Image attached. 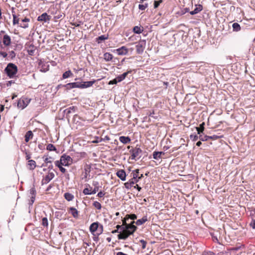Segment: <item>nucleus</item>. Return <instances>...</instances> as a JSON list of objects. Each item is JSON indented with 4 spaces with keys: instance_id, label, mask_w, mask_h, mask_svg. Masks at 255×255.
Listing matches in <instances>:
<instances>
[{
    "instance_id": "1",
    "label": "nucleus",
    "mask_w": 255,
    "mask_h": 255,
    "mask_svg": "<svg viewBox=\"0 0 255 255\" xmlns=\"http://www.w3.org/2000/svg\"><path fill=\"white\" fill-rule=\"evenodd\" d=\"M94 83L95 81L77 82L69 83L63 85V86L65 87L67 90H70L75 88L84 89L91 87Z\"/></svg>"
},
{
    "instance_id": "2",
    "label": "nucleus",
    "mask_w": 255,
    "mask_h": 255,
    "mask_svg": "<svg viewBox=\"0 0 255 255\" xmlns=\"http://www.w3.org/2000/svg\"><path fill=\"white\" fill-rule=\"evenodd\" d=\"M4 71L9 78H12L17 72V67L13 63H8L4 69Z\"/></svg>"
},
{
    "instance_id": "3",
    "label": "nucleus",
    "mask_w": 255,
    "mask_h": 255,
    "mask_svg": "<svg viewBox=\"0 0 255 255\" xmlns=\"http://www.w3.org/2000/svg\"><path fill=\"white\" fill-rule=\"evenodd\" d=\"M72 159L70 156L63 154L61 156L60 160L56 161L55 164L56 166H58L60 164L65 166H68L69 164V162H72Z\"/></svg>"
},
{
    "instance_id": "4",
    "label": "nucleus",
    "mask_w": 255,
    "mask_h": 255,
    "mask_svg": "<svg viewBox=\"0 0 255 255\" xmlns=\"http://www.w3.org/2000/svg\"><path fill=\"white\" fill-rule=\"evenodd\" d=\"M144 176L142 174H140L139 176L134 175V177H132V178L130 179L128 181L126 182L124 184L125 188L128 189H130L133 186V185L135 183L138 182V181L141 179Z\"/></svg>"
},
{
    "instance_id": "5",
    "label": "nucleus",
    "mask_w": 255,
    "mask_h": 255,
    "mask_svg": "<svg viewBox=\"0 0 255 255\" xmlns=\"http://www.w3.org/2000/svg\"><path fill=\"white\" fill-rule=\"evenodd\" d=\"M130 153H131V159H135L137 158V159H139L142 156V150L139 147H135L131 149L129 151Z\"/></svg>"
},
{
    "instance_id": "6",
    "label": "nucleus",
    "mask_w": 255,
    "mask_h": 255,
    "mask_svg": "<svg viewBox=\"0 0 255 255\" xmlns=\"http://www.w3.org/2000/svg\"><path fill=\"white\" fill-rule=\"evenodd\" d=\"M146 42L145 40L139 41L136 45V51L137 54H141L145 48Z\"/></svg>"
},
{
    "instance_id": "7",
    "label": "nucleus",
    "mask_w": 255,
    "mask_h": 255,
    "mask_svg": "<svg viewBox=\"0 0 255 255\" xmlns=\"http://www.w3.org/2000/svg\"><path fill=\"white\" fill-rule=\"evenodd\" d=\"M134 223H135V222L132 221L130 224H128L127 225L126 228L125 229L129 231V234H133V233L136 230L137 227L134 225Z\"/></svg>"
},
{
    "instance_id": "8",
    "label": "nucleus",
    "mask_w": 255,
    "mask_h": 255,
    "mask_svg": "<svg viewBox=\"0 0 255 255\" xmlns=\"http://www.w3.org/2000/svg\"><path fill=\"white\" fill-rule=\"evenodd\" d=\"M51 19V16L47 14L46 12L42 13L37 17L38 21L48 22Z\"/></svg>"
},
{
    "instance_id": "9",
    "label": "nucleus",
    "mask_w": 255,
    "mask_h": 255,
    "mask_svg": "<svg viewBox=\"0 0 255 255\" xmlns=\"http://www.w3.org/2000/svg\"><path fill=\"white\" fill-rule=\"evenodd\" d=\"M129 231L126 230L120 231V234L118 235V239L119 240H126L131 234H129Z\"/></svg>"
},
{
    "instance_id": "10",
    "label": "nucleus",
    "mask_w": 255,
    "mask_h": 255,
    "mask_svg": "<svg viewBox=\"0 0 255 255\" xmlns=\"http://www.w3.org/2000/svg\"><path fill=\"white\" fill-rule=\"evenodd\" d=\"M27 99L24 98L20 99L17 103V107L19 109H23L28 105V102L25 101Z\"/></svg>"
},
{
    "instance_id": "11",
    "label": "nucleus",
    "mask_w": 255,
    "mask_h": 255,
    "mask_svg": "<svg viewBox=\"0 0 255 255\" xmlns=\"http://www.w3.org/2000/svg\"><path fill=\"white\" fill-rule=\"evenodd\" d=\"M55 175L53 172H50L48 175L42 179V184H46L49 183L54 177Z\"/></svg>"
},
{
    "instance_id": "12",
    "label": "nucleus",
    "mask_w": 255,
    "mask_h": 255,
    "mask_svg": "<svg viewBox=\"0 0 255 255\" xmlns=\"http://www.w3.org/2000/svg\"><path fill=\"white\" fill-rule=\"evenodd\" d=\"M76 109L77 108L76 107L72 106L64 110L63 113L64 115H66V118L68 119L69 118V115L72 113H75Z\"/></svg>"
},
{
    "instance_id": "13",
    "label": "nucleus",
    "mask_w": 255,
    "mask_h": 255,
    "mask_svg": "<svg viewBox=\"0 0 255 255\" xmlns=\"http://www.w3.org/2000/svg\"><path fill=\"white\" fill-rule=\"evenodd\" d=\"M117 176L122 181H125L126 179V173L124 170L121 169L116 173Z\"/></svg>"
},
{
    "instance_id": "14",
    "label": "nucleus",
    "mask_w": 255,
    "mask_h": 255,
    "mask_svg": "<svg viewBox=\"0 0 255 255\" xmlns=\"http://www.w3.org/2000/svg\"><path fill=\"white\" fill-rule=\"evenodd\" d=\"M116 50L117 51V53L119 55H125L127 54L128 51V49L124 46L116 49Z\"/></svg>"
},
{
    "instance_id": "15",
    "label": "nucleus",
    "mask_w": 255,
    "mask_h": 255,
    "mask_svg": "<svg viewBox=\"0 0 255 255\" xmlns=\"http://www.w3.org/2000/svg\"><path fill=\"white\" fill-rule=\"evenodd\" d=\"M99 223L98 222H94L90 226V231L92 234H95V233L98 231L99 229Z\"/></svg>"
},
{
    "instance_id": "16",
    "label": "nucleus",
    "mask_w": 255,
    "mask_h": 255,
    "mask_svg": "<svg viewBox=\"0 0 255 255\" xmlns=\"http://www.w3.org/2000/svg\"><path fill=\"white\" fill-rule=\"evenodd\" d=\"M2 43L5 46L10 45L11 43V38L7 34H5L3 37Z\"/></svg>"
},
{
    "instance_id": "17",
    "label": "nucleus",
    "mask_w": 255,
    "mask_h": 255,
    "mask_svg": "<svg viewBox=\"0 0 255 255\" xmlns=\"http://www.w3.org/2000/svg\"><path fill=\"white\" fill-rule=\"evenodd\" d=\"M164 154V153L162 151H154L153 153V158L156 160H159L162 158L161 155Z\"/></svg>"
},
{
    "instance_id": "18",
    "label": "nucleus",
    "mask_w": 255,
    "mask_h": 255,
    "mask_svg": "<svg viewBox=\"0 0 255 255\" xmlns=\"http://www.w3.org/2000/svg\"><path fill=\"white\" fill-rule=\"evenodd\" d=\"M21 20L23 23H21L19 26L23 28H27L28 27V22H29L30 19L25 17L23 19H22Z\"/></svg>"
},
{
    "instance_id": "19",
    "label": "nucleus",
    "mask_w": 255,
    "mask_h": 255,
    "mask_svg": "<svg viewBox=\"0 0 255 255\" xmlns=\"http://www.w3.org/2000/svg\"><path fill=\"white\" fill-rule=\"evenodd\" d=\"M35 50L36 47L33 45H30L27 49V52L29 55L33 56L34 55Z\"/></svg>"
},
{
    "instance_id": "20",
    "label": "nucleus",
    "mask_w": 255,
    "mask_h": 255,
    "mask_svg": "<svg viewBox=\"0 0 255 255\" xmlns=\"http://www.w3.org/2000/svg\"><path fill=\"white\" fill-rule=\"evenodd\" d=\"M108 35H102L96 38V41L98 43H101L102 41H104L108 39Z\"/></svg>"
},
{
    "instance_id": "21",
    "label": "nucleus",
    "mask_w": 255,
    "mask_h": 255,
    "mask_svg": "<svg viewBox=\"0 0 255 255\" xmlns=\"http://www.w3.org/2000/svg\"><path fill=\"white\" fill-rule=\"evenodd\" d=\"M120 141L123 143L126 144L130 141V139L128 136H122L120 137Z\"/></svg>"
},
{
    "instance_id": "22",
    "label": "nucleus",
    "mask_w": 255,
    "mask_h": 255,
    "mask_svg": "<svg viewBox=\"0 0 255 255\" xmlns=\"http://www.w3.org/2000/svg\"><path fill=\"white\" fill-rule=\"evenodd\" d=\"M147 221V218L146 216H143L141 219L137 220L136 222H135V224L137 226H140L144 224Z\"/></svg>"
},
{
    "instance_id": "23",
    "label": "nucleus",
    "mask_w": 255,
    "mask_h": 255,
    "mask_svg": "<svg viewBox=\"0 0 255 255\" xmlns=\"http://www.w3.org/2000/svg\"><path fill=\"white\" fill-rule=\"evenodd\" d=\"M33 136V134L31 130L28 131L25 134V141L27 142L30 138H32Z\"/></svg>"
},
{
    "instance_id": "24",
    "label": "nucleus",
    "mask_w": 255,
    "mask_h": 255,
    "mask_svg": "<svg viewBox=\"0 0 255 255\" xmlns=\"http://www.w3.org/2000/svg\"><path fill=\"white\" fill-rule=\"evenodd\" d=\"M204 125L205 123L203 122L202 124H201L199 126V127H196V129L197 131V133L198 134H200L201 133H202L204 129Z\"/></svg>"
},
{
    "instance_id": "25",
    "label": "nucleus",
    "mask_w": 255,
    "mask_h": 255,
    "mask_svg": "<svg viewBox=\"0 0 255 255\" xmlns=\"http://www.w3.org/2000/svg\"><path fill=\"white\" fill-rule=\"evenodd\" d=\"M69 210L71 211V213L73 216L74 218H77L78 216V211L74 207H70L69 208Z\"/></svg>"
},
{
    "instance_id": "26",
    "label": "nucleus",
    "mask_w": 255,
    "mask_h": 255,
    "mask_svg": "<svg viewBox=\"0 0 255 255\" xmlns=\"http://www.w3.org/2000/svg\"><path fill=\"white\" fill-rule=\"evenodd\" d=\"M113 58V55L110 53L107 52L104 54V58L106 61H111Z\"/></svg>"
},
{
    "instance_id": "27",
    "label": "nucleus",
    "mask_w": 255,
    "mask_h": 255,
    "mask_svg": "<svg viewBox=\"0 0 255 255\" xmlns=\"http://www.w3.org/2000/svg\"><path fill=\"white\" fill-rule=\"evenodd\" d=\"M28 165L30 170H33L36 167V162L33 160L28 161Z\"/></svg>"
},
{
    "instance_id": "28",
    "label": "nucleus",
    "mask_w": 255,
    "mask_h": 255,
    "mask_svg": "<svg viewBox=\"0 0 255 255\" xmlns=\"http://www.w3.org/2000/svg\"><path fill=\"white\" fill-rule=\"evenodd\" d=\"M66 200L68 201H71L74 199V196L72 194L67 192L64 194V195Z\"/></svg>"
},
{
    "instance_id": "29",
    "label": "nucleus",
    "mask_w": 255,
    "mask_h": 255,
    "mask_svg": "<svg viewBox=\"0 0 255 255\" xmlns=\"http://www.w3.org/2000/svg\"><path fill=\"white\" fill-rule=\"evenodd\" d=\"M73 75V73L70 70H68L66 71L63 74L62 78L63 79H66L68 78L71 76H72Z\"/></svg>"
},
{
    "instance_id": "30",
    "label": "nucleus",
    "mask_w": 255,
    "mask_h": 255,
    "mask_svg": "<svg viewBox=\"0 0 255 255\" xmlns=\"http://www.w3.org/2000/svg\"><path fill=\"white\" fill-rule=\"evenodd\" d=\"M233 29L234 31H239L241 30V26L238 23H234L232 25Z\"/></svg>"
},
{
    "instance_id": "31",
    "label": "nucleus",
    "mask_w": 255,
    "mask_h": 255,
    "mask_svg": "<svg viewBox=\"0 0 255 255\" xmlns=\"http://www.w3.org/2000/svg\"><path fill=\"white\" fill-rule=\"evenodd\" d=\"M14 11H12V16H13V24L15 25L16 24L19 23V18L17 17L15 13H14Z\"/></svg>"
},
{
    "instance_id": "32",
    "label": "nucleus",
    "mask_w": 255,
    "mask_h": 255,
    "mask_svg": "<svg viewBox=\"0 0 255 255\" xmlns=\"http://www.w3.org/2000/svg\"><path fill=\"white\" fill-rule=\"evenodd\" d=\"M98 184L99 183L98 182H94L93 183V185L95 186V188H94L93 190H92V191H91L90 193H92V194H95L96 193V192L99 190V187L97 186L98 185Z\"/></svg>"
},
{
    "instance_id": "33",
    "label": "nucleus",
    "mask_w": 255,
    "mask_h": 255,
    "mask_svg": "<svg viewBox=\"0 0 255 255\" xmlns=\"http://www.w3.org/2000/svg\"><path fill=\"white\" fill-rule=\"evenodd\" d=\"M133 31L135 33L140 34L143 31V29L138 26H135L133 28Z\"/></svg>"
},
{
    "instance_id": "34",
    "label": "nucleus",
    "mask_w": 255,
    "mask_h": 255,
    "mask_svg": "<svg viewBox=\"0 0 255 255\" xmlns=\"http://www.w3.org/2000/svg\"><path fill=\"white\" fill-rule=\"evenodd\" d=\"M47 150L49 151H57L56 148L55 147V146L52 144H48L46 147Z\"/></svg>"
},
{
    "instance_id": "35",
    "label": "nucleus",
    "mask_w": 255,
    "mask_h": 255,
    "mask_svg": "<svg viewBox=\"0 0 255 255\" xmlns=\"http://www.w3.org/2000/svg\"><path fill=\"white\" fill-rule=\"evenodd\" d=\"M88 186L90 187V189H89L88 188H85L83 190V193L85 195H91L92 194V193H90V192H91V191H92L91 190L92 189V187H90V186L89 185H88Z\"/></svg>"
},
{
    "instance_id": "36",
    "label": "nucleus",
    "mask_w": 255,
    "mask_h": 255,
    "mask_svg": "<svg viewBox=\"0 0 255 255\" xmlns=\"http://www.w3.org/2000/svg\"><path fill=\"white\" fill-rule=\"evenodd\" d=\"M195 6L196 8L194 9V10L196 12V13H199L203 9V6L201 4H196Z\"/></svg>"
},
{
    "instance_id": "37",
    "label": "nucleus",
    "mask_w": 255,
    "mask_h": 255,
    "mask_svg": "<svg viewBox=\"0 0 255 255\" xmlns=\"http://www.w3.org/2000/svg\"><path fill=\"white\" fill-rule=\"evenodd\" d=\"M43 158L44 159V161L45 162L46 165H48V163H51L52 161L50 160H49V159H51V157H49V158L46 156L45 155L43 156Z\"/></svg>"
},
{
    "instance_id": "38",
    "label": "nucleus",
    "mask_w": 255,
    "mask_h": 255,
    "mask_svg": "<svg viewBox=\"0 0 255 255\" xmlns=\"http://www.w3.org/2000/svg\"><path fill=\"white\" fill-rule=\"evenodd\" d=\"M199 135V138L202 141H207L209 139V136Z\"/></svg>"
},
{
    "instance_id": "39",
    "label": "nucleus",
    "mask_w": 255,
    "mask_h": 255,
    "mask_svg": "<svg viewBox=\"0 0 255 255\" xmlns=\"http://www.w3.org/2000/svg\"><path fill=\"white\" fill-rule=\"evenodd\" d=\"M93 205L98 210H100L102 208L101 204L98 201L94 202Z\"/></svg>"
},
{
    "instance_id": "40",
    "label": "nucleus",
    "mask_w": 255,
    "mask_h": 255,
    "mask_svg": "<svg viewBox=\"0 0 255 255\" xmlns=\"http://www.w3.org/2000/svg\"><path fill=\"white\" fill-rule=\"evenodd\" d=\"M148 6V3H146L144 4H139L138 5V8L140 10H144L146 8H147Z\"/></svg>"
},
{
    "instance_id": "41",
    "label": "nucleus",
    "mask_w": 255,
    "mask_h": 255,
    "mask_svg": "<svg viewBox=\"0 0 255 255\" xmlns=\"http://www.w3.org/2000/svg\"><path fill=\"white\" fill-rule=\"evenodd\" d=\"M127 218L134 220L137 218V216L134 214L127 215Z\"/></svg>"
},
{
    "instance_id": "42",
    "label": "nucleus",
    "mask_w": 255,
    "mask_h": 255,
    "mask_svg": "<svg viewBox=\"0 0 255 255\" xmlns=\"http://www.w3.org/2000/svg\"><path fill=\"white\" fill-rule=\"evenodd\" d=\"M42 225L44 227H47L48 225V222L47 218L44 217L42 219Z\"/></svg>"
},
{
    "instance_id": "43",
    "label": "nucleus",
    "mask_w": 255,
    "mask_h": 255,
    "mask_svg": "<svg viewBox=\"0 0 255 255\" xmlns=\"http://www.w3.org/2000/svg\"><path fill=\"white\" fill-rule=\"evenodd\" d=\"M163 2V0H155L154 1V8H157L159 4Z\"/></svg>"
},
{
    "instance_id": "44",
    "label": "nucleus",
    "mask_w": 255,
    "mask_h": 255,
    "mask_svg": "<svg viewBox=\"0 0 255 255\" xmlns=\"http://www.w3.org/2000/svg\"><path fill=\"white\" fill-rule=\"evenodd\" d=\"M97 234H98V235H101L103 232V226L102 225H101L99 224V229L97 231Z\"/></svg>"
},
{
    "instance_id": "45",
    "label": "nucleus",
    "mask_w": 255,
    "mask_h": 255,
    "mask_svg": "<svg viewBox=\"0 0 255 255\" xmlns=\"http://www.w3.org/2000/svg\"><path fill=\"white\" fill-rule=\"evenodd\" d=\"M36 190L34 187H33L30 189V194L31 196H36Z\"/></svg>"
},
{
    "instance_id": "46",
    "label": "nucleus",
    "mask_w": 255,
    "mask_h": 255,
    "mask_svg": "<svg viewBox=\"0 0 255 255\" xmlns=\"http://www.w3.org/2000/svg\"><path fill=\"white\" fill-rule=\"evenodd\" d=\"M116 228L119 231L120 230L121 231H124L125 230V229L126 228V227H124L123 225H118L116 226Z\"/></svg>"
},
{
    "instance_id": "47",
    "label": "nucleus",
    "mask_w": 255,
    "mask_h": 255,
    "mask_svg": "<svg viewBox=\"0 0 255 255\" xmlns=\"http://www.w3.org/2000/svg\"><path fill=\"white\" fill-rule=\"evenodd\" d=\"M138 173H139V169H137L134 170H133L131 174L132 175V177H134V175L137 176H139L138 175Z\"/></svg>"
},
{
    "instance_id": "48",
    "label": "nucleus",
    "mask_w": 255,
    "mask_h": 255,
    "mask_svg": "<svg viewBox=\"0 0 255 255\" xmlns=\"http://www.w3.org/2000/svg\"><path fill=\"white\" fill-rule=\"evenodd\" d=\"M139 242L141 244L142 248L143 249H145L146 248V242L143 240H140Z\"/></svg>"
},
{
    "instance_id": "49",
    "label": "nucleus",
    "mask_w": 255,
    "mask_h": 255,
    "mask_svg": "<svg viewBox=\"0 0 255 255\" xmlns=\"http://www.w3.org/2000/svg\"><path fill=\"white\" fill-rule=\"evenodd\" d=\"M190 137L191 139H192L193 141H196L199 138V136L196 134H191L190 135Z\"/></svg>"
},
{
    "instance_id": "50",
    "label": "nucleus",
    "mask_w": 255,
    "mask_h": 255,
    "mask_svg": "<svg viewBox=\"0 0 255 255\" xmlns=\"http://www.w3.org/2000/svg\"><path fill=\"white\" fill-rule=\"evenodd\" d=\"M202 255H216L214 253L211 251H205L203 252Z\"/></svg>"
},
{
    "instance_id": "51",
    "label": "nucleus",
    "mask_w": 255,
    "mask_h": 255,
    "mask_svg": "<svg viewBox=\"0 0 255 255\" xmlns=\"http://www.w3.org/2000/svg\"><path fill=\"white\" fill-rule=\"evenodd\" d=\"M62 165H59L58 166H57L60 169V171L62 173H65L66 172V169L62 167Z\"/></svg>"
},
{
    "instance_id": "52",
    "label": "nucleus",
    "mask_w": 255,
    "mask_h": 255,
    "mask_svg": "<svg viewBox=\"0 0 255 255\" xmlns=\"http://www.w3.org/2000/svg\"><path fill=\"white\" fill-rule=\"evenodd\" d=\"M94 236L93 239V240L95 242H98L99 241V237L98 236L99 235H98V234L97 233H95V234H92Z\"/></svg>"
},
{
    "instance_id": "53",
    "label": "nucleus",
    "mask_w": 255,
    "mask_h": 255,
    "mask_svg": "<svg viewBox=\"0 0 255 255\" xmlns=\"http://www.w3.org/2000/svg\"><path fill=\"white\" fill-rule=\"evenodd\" d=\"M189 11V8H185L183 10H182L180 12L181 15H183L186 12H188Z\"/></svg>"
},
{
    "instance_id": "54",
    "label": "nucleus",
    "mask_w": 255,
    "mask_h": 255,
    "mask_svg": "<svg viewBox=\"0 0 255 255\" xmlns=\"http://www.w3.org/2000/svg\"><path fill=\"white\" fill-rule=\"evenodd\" d=\"M128 219L127 218L126 215L124 219L123 220V226H124V227H127V225L128 224L127 223V220Z\"/></svg>"
},
{
    "instance_id": "55",
    "label": "nucleus",
    "mask_w": 255,
    "mask_h": 255,
    "mask_svg": "<svg viewBox=\"0 0 255 255\" xmlns=\"http://www.w3.org/2000/svg\"><path fill=\"white\" fill-rule=\"evenodd\" d=\"M116 78L118 82H120L122 81L123 80H124V78L122 77L121 75H119Z\"/></svg>"
},
{
    "instance_id": "56",
    "label": "nucleus",
    "mask_w": 255,
    "mask_h": 255,
    "mask_svg": "<svg viewBox=\"0 0 255 255\" xmlns=\"http://www.w3.org/2000/svg\"><path fill=\"white\" fill-rule=\"evenodd\" d=\"M35 199V196H31L30 197V200L29 201V205H32L33 203H34Z\"/></svg>"
},
{
    "instance_id": "57",
    "label": "nucleus",
    "mask_w": 255,
    "mask_h": 255,
    "mask_svg": "<svg viewBox=\"0 0 255 255\" xmlns=\"http://www.w3.org/2000/svg\"><path fill=\"white\" fill-rule=\"evenodd\" d=\"M250 226L253 229H255V219L252 220L250 223Z\"/></svg>"
},
{
    "instance_id": "58",
    "label": "nucleus",
    "mask_w": 255,
    "mask_h": 255,
    "mask_svg": "<svg viewBox=\"0 0 255 255\" xmlns=\"http://www.w3.org/2000/svg\"><path fill=\"white\" fill-rule=\"evenodd\" d=\"M118 83V82L117 81L116 78H115L114 79L112 80H111L109 83V84L110 85H111V84H116Z\"/></svg>"
},
{
    "instance_id": "59",
    "label": "nucleus",
    "mask_w": 255,
    "mask_h": 255,
    "mask_svg": "<svg viewBox=\"0 0 255 255\" xmlns=\"http://www.w3.org/2000/svg\"><path fill=\"white\" fill-rule=\"evenodd\" d=\"M7 56V54L6 52H3V51H0V56H2L3 58H5V57H6Z\"/></svg>"
},
{
    "instance_id": "60",
    "label": "nucleus",
    "mask_w": 255,
    "mask_h": 255,
    "mask_svg": "<svg viewBox=\"0 0 255 255\" xmlns=\"http://www.w3.org/2000/svg\"><path fill=\"white\" fill-rule=\"evenodd\" d=\"M9 56L12 59L15 57V53L13 51H11L9 52Z\"/></svg>"
},
{
    "instance_id": "61",
    "label": "nucleus",
    "mask_w": 255,
    "mask_h": 255,
    "mask_svg": "<svg viewBox=\"0 0 255 255\" xmlns=\"http://www.w3.org/2000/svg\"><path fill=\"white\" fill-rule=\"evenodd\" d=\"M105 195V193L103 192H102V191H100L98 193V195L97 196L100 197V198H102L103 197L104 195Z\"/></svg>"
},
{
    "instance_id": "62",
    "label": "nucleus",
    "mask_w": 255,
    "mask_h": 255,
    "mask_svg": "<svg viewBox=\"0 0 255 255\" xmlns=\"http://www.w3.org/2000/svg\"><path fill=\"white\" fill-rule=\"evenodd\" d=\"M131 72V71H128L127 72H125V73H124L123 74H122L121 75L122 76V77L124 78V79H125V78L127 76L128 74L129 73Z\"/></svg>"
},
{
    "instance_id": "63",
    "label": "nucleus",
    "mask_w": 255,
    "mask_h": 255,
    "mask_svg": "<svg viewBox=\"0 0 255 255\" xmlns=\"http://www.w3.org/2000/svg\"><path fill=\"white\" fill-rule=\"evenodd\" d=\"M219 138V136L217 135H214L213 136H209V139H216Z\"/></svg>"
},
{
    "instance_id": "64",
    "label": "nucleus",
    "mask_w": 255,
    "mask_h": 255,
    "mask_svg": "<svg viewBox=\"0 0 255 255\" xmlns=\"http://www.w3.org/2000/svg\"><path fill=\"white\" fill-rule=\"evenodd\" d=\"M26 159L29 160H30V159L31 158V155L29 154H28L27 152H26V156H25Z\"/></svg>"
}]
</instances>
